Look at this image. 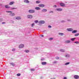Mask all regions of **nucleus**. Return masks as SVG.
Listing matches in <instances>:
<instances>
[{
    "mask_svg": "<svg viewBox=\"0 0 79 79\" xmlns=\"http://www.w3.org/2000/svg\"><path fill=\"white\" fill-rule=\"evenodd\" d=\"M39 24H44V23H45V21H43V20H41V21H40L39 22H38Z\"/></svg>",
    "mask_w": 79,
    "mask_h": 79,
    "instance_id": "1",
    "label": "nucleus"
},
{
    "mask_svg": "<svg viewBox=\"0 0 79 79\" xmlns=\"http://www.w3.org/2000/svg\"><path fill=\"white\" fill-rule=\"evenodd\" d=\"M19 48H23V47H24V45L23 44H21L19 45Z\"/></svg>",
    "mask_w": 79,
    "mask_h": 79,
    "instance_id": "2",
    "label": "nucleus"
},
{
    "mask_svg": "<svg viewBox=\"0 0 79 79\" xmlns=\"http://www.w3.org/2000/svg\"><path fill=\"white\" fill-rule=\"evenodd\" d=\"M39 7H41V8H44L45 6V5L44 4H39Z\"/></svg>",
    "mask_w": 79,
    "mask_h": 79,
    "instance_id": "3",
    "label": "nucleus"
},
{
    "mask_svg": "<svg viewBox=\"0 0 79 79\" xmlns=\"http://www.w3.org/2000/svg\"><path fill=\"white\" fill-rule=\"evenodd\" d=\"M29 13H34V12H35V11H34V10H29Z\"/></svg>",
    "mask_w": 79,
    "mask_h": 79,
    "instance_id": "4",
    "label": "nucleus"
},
{
    "mask_svg": "<svg viewBox=\"0 0 79 79\" xmlns=\"http://www.w3.org/2000/svg\"><path fill=\"white\" fill-rule=\"evenodd\" d=\"M79 76L77 75H75L74 76V79H79Z\"/></svg>",
    "mask_w": 79,
    "mask_h": 79,
    "instance_id": "5",
    "label": "nucleus"
},
{
    "mask_svg": "<svg viewBox=\"0 0 79 79\" xmlns=\"http://www.w3.org/2000/svg\"><path fill=\"white\" fill-rule=\"evenodd\" d=\"M27 18H30V19H31V18H32V15H28L27 16Z\"/></svg>",
    "mask_w": 79,
    "mask_h": 79,
    "instance_id": "6",
    "label": "nucleus"
},
{
    "mask_svg": "<svg viewBox=\"0 0 79 79\" xmlns=\"http://www.w3.org/2000/svg\"><path fill=\"white\" fill-rule=\"evenodd\" d=\"M15 3V2H10V3H9L10 5H13Z\"/></svg>",
    "mask_w": 79,
    "mask_h": 79,
    "instance_id": "7",
    "label": "nucleus"
},
{
    "mask_svg": "<svg viewBox=\"0 0 79 79\" xmlns=\"http://www.w3.org/2000/svg\"><path fill=\"white\" fill-rule=\"evenodd\" d=\"M10 15L11 16H13L15 15V14L14 13H11L10 14Z\"/></svg>",
    "mask_w": 79,
    "mask_h": 79,
    "instance_id": "8",
    "label": "nucleus"
},
{
    "mask_svg": "<svg viewBox=\"0 0 79 79\" xmlns=\"http://www.w3.org/2000/svg\"><path fill=\"white\" fill-rule=\"evenodd\" d=\"M43 65H45V64H47V62H43L41 63Z\"/></svg>",
    "mask_w": 79,
    "mask_h": 79,
    "instance_id": "9",
    "label": "nucleus"
},
{
    "mask_svg": "<svg viewBox=\"0 0 79 79\" xmlns=\"http://www.w3.org/2000/svg\"><path fill=\"white\" fill-rule=\"evenodd\" d=\"M24 2L25 3H29V1L28 0H25L24 1Z\"/></svg>",
    "mask_w": 79,
    "mask_h": 79,
    "instance_id": "10",
    "label": "nucleus"
},
{
    "mask_svg": "<svg viewBox=\"0 0 79 79\" xmlns=\"http://www.w3.org/2000/svg\"><path fill=\"white\" fill-rule=\"evenodd\" d=\"M60 5L61 6H64L65 4L63 3H60Z\"/></svg>",
    "mask_w": 79,
    "mask_h": 79,
    "instance_id": "11",
    "label": "nucleus"
},
{
    "mask_svg": "<svg viewBox=\"0 0 79 79\" xmlns=\"http://www.w3.org/2000/svg\"><path fill=\"white\" fill-rule=\"evenodd\" d=\"M67 30L68 31H73V29L72 28H68Z\"/></svg>",
    "mask_w": 79,
    "mask_h": 79,
    "instance_id": "12",
    "label": "nucleus"
},
{
    "mask_svg": "<svg viewBox=\"0 0 79 79\" xmlns=\"http://www.w3.org/2000/svg\"><path fill=\"white\" fill-rule=\"evenodd\" d=\"M35 10H40V7H36L35 8Z\"/></svg>",
    "mask_w": 79,
    "mask_h": 79,
    "instance_id": "13",
    "label": "nucleus"
},
{
    "mask_svg": "<svg viewBox=\"0 0 79 79\" xmlns=\"http://www.w3.org/2000/svg\"><path fill=\"white\" fill-rule=\"evenodd\" d=\"M71 42V41L69 40H67L65 41V43L66 44H68L69 43H70Z\"/></svg>",
    "mask_w": 79,
    "mask_h": 79,
    "instance_id": "14",
    "label": "nucleus"
},
{
    "mask_svg": "<svg viewBox=\"0 0 79 79\" xmlns=\"http://www.w3.org/2000/svg\"><path fill=\"white\" fill-rule=\"evenodd\" d=\"M47 11V9H43L42 10V12H46V11Z\"/></svg>",
    "mask_w": 79,
    "mask_h": 79,
    "instance_id": "15",
    "label": "nucleus"
},
{
    "mask_svg": "<svg viewBox=\"0 0 79 79\" xmlns=\"http://www.w3.org/2000/svg\"><path fill=\"white\" fill-rule=\"evenodd\" d=\"M21 17H17L16 18V19H21Z\"/></svg>",
    "mask_w": 79,
    "mask_h": 79,
    "instance_id": "16",
    "label": "nucleus"
},
{
    "mask_svg": "<svg viewBox=\"0 0 79 79\" xmlns=\"http://www.w3.org/2000/svg\"><path fill=\"white\" fill-rule=\"evenodd\" d=\"M5 8H9L10 7L8 6V5H6L5 6Z\"/></svg>",
    "mask_w": 79,
    "mask_h": 79,
    "instance_id": "17",
    "label": "nucleus"
},
{
    "mask_svg": "<svg viewBox=\"0 0 79 79\" xmlns=\"http://www.w3.org/2000/svg\"><path fill=\"white\" fill-rule=\"evenodd\" d=\"M56 10H57V11H62V9L61 8L57 9Z\"/></svg>",
    "mask_w": 79,
    "mask_h": 79,
    "instance_id": "18",
    "label": "nucleus"
},
{
    "mask_svg": "<svg viewBox=\"0 0 79 79\" xmlns=\"http://www.w3.org/2000/svg\"><path fill=\"white\" fill-rule=\"evenodd\" d=\"M59 35H61V36H62V35H64V34L63 33H59Z\"/></svg>",
    "mask_w": 79,
    "mask_h": 79,
    "instance_id": "19",
    "label": "nucleus"
},
{
    "mask_svg": "<svg viewBox=\"0 0 79 79\" xmlns=\"http://www.w3.org/2000/svg\"><path fill=\"white\" fill-rule=\"evenodd\" d=\"M72 33H76L77 32V30H74L72 32Z\"/></svg>",
    "mask_w": 79,
    "mask_h": 79,
    "instance_id": "20",
    "label": "nucleus"
},
{
    "mask_svg": "<svg viewBox=\"0 0 79 79\" xmlns=\"http://www.w3.org/2000/svg\"><path fill=\"white\" fill-rule=\"evenodd\" d=\"M10 64H11V65H12V66H15V64L14 63H13L12 62Z\"/></svg>",
    "mask_w": 79,
    "mask_h": 79,
    "instance_id": "21",
    "label": "nucleus"
},
{
    "mask_svg": "<svg viewBox=\"0 0 79 79\" xmlns=\"http://www.w3.org/2000/svg\"><path fill=\"white\" fill-rule=\"evenodd\" d=\"M25 52L26 53H28L29 52V50H26L25 51Z\"/></svg>",
    "mask_w": 79,
    "mask_h": 79,
    "instance_id": "22",
    "label": "nucleus"
},
{
    "mask_svg": "<svg viewBox=\"0 0 79 79\" xmlns=\"http://www.w3.org/2000/svg\"><path fill=\"white\" fill-rule=\"evenodd\" d=\"M17 76H21V74L20 73H18L17 74Z\"/></svg>",
    "mask_w": 79,
    "mask_h": 79,
    "instance_id": "23",
    "label": "nucleus"
},
{
    "mask_svg": "<svg viewBox=\"0 0 79 79\" xmlns=\"http://www.w3.org/2000/svg\"><path fill=\"white\" fill-rule=\"evenodd\" d=\"M31 71H35V69H30Z\"/></svg>",
    "mask_w": 79,
    "mask_h": 79,
    "instance_id": "24",
    "label": "nucleus"
},
{
    "mask_svg": "<svg viewBox=\"0 0 79 79\" xmlns=\"http://www.w3.org/2000/svg\"><path fill=\"white\" fill-rule=\"evenodd\" d=\"M79 35V34L78 33V34H77L75 35V36H78V35Z\"/></svg>",
    "mask_w": 79,
    "mask_h": 79,
    "instance_id": "25",
    "label": "nucleus"
},
{
    "mask_svg": "<svg viewBox=\"0 0 79 79\" xmlns=\"http://www.w3.org/2000/svg\"><path fill=\"white\" fill-rule=\"evenodd\" d=\"M75 40V38H72L71 39V40L72 41H74Z\"/></svg>",
    "mask_w": 79,
    "mask_h": 79,
    "instance_id": "26",
    "label": "nucleus"
},
{
    "mask_svg": "<svg viewBox=\"0 0 79 79\" xmlns=\"http://www.w3.org/2000/svg\"><path fill=\"white\" fill-rule=\"evenodd\" d=\"M70 63L69 62H68L66 63L65 64V65H68V64H69Z\"/></svg>",
    "mask_w": 79,
    "mask_h": 79,
    "instance_id": "27",
    "label": "nucleus"
},
{
    "mask_svg": "<svg viewBox=\"0 0 79 79\" xmlns=\"http://www.w3.org/2000/svg\"><path fill=\"white\" fill-rule=\"evenodd\" d=\"M40 1H36V3H40Z\"/></svg>",
    "mask_w": 79,
    "mask_h": 79,
    "instance_id": "28",
    "label": "nucleus"
},
{
    "mask_svg": "<svg viewBox=\"0 0 79 79\" xmlns=\"http://www.w3.org/2000/svg\"><path fill=\"white\" fill-rule=\"evenodd\" d=\"M38 22H39V21H38V20H35V23H38Z\"/></svg>",
    "mask_w": 79,
    "mask_h": 79,
    "instance_id": "29",
    "label": "nucleus"
},
{
    "mask_svg": "<svg viewBox=\"0 0 79 79\" xmlns=\"http://www.w3.org/2000/svg\"><path fill=\"white\" fill-rule=\"evenodd\" d=\"M6 13H12V12L11 11H6Z\"/></svg>",
    "mask_w": 79,
    "mask_h": 79,
    "instance_id": "30",
    "label": "nucleus"
},
{
    "mask_svg": "<svg viewBox=\"0 0 79 79\" xmlns=\"http://www.w3.org/2000/svg\"><path fill=\"white\" fill-rule=\"evenodd\" d=\"M60 52H64V50L63 49H61L60 50Z\"/></svg>",
    "mask_w": 79,
    "mask_h": 79,
    "instance_id": "31",
    "label": "nucleus"
},
{
    "mask_svg": "<svg viewBox=\"0 0 79 79\" xmlns=\"http://www.w3.org/2000/svg\"><path fill=\"white\" fill-rule=\"evenodd\" d=\"M56 60H58L60 59V57H56Z\"/></svg>",
    "mask_w": 79,
    "mask_h": 79,
    "instance_id": "32",
    "label": "nucleus"
},
{
    "mask_svg": "<svg viewBox=\"0 0 79 79\" xmlns=\"http://www.w3.org/2000/svg\"><path fill=\"white\" fill-rule=\"evenodd\" d=\"M49 40H53V38H50L49 39Z\"/></svg>",
    "mask_w": 79,
    "mask_h": 79,
    "instance_id": "33",
    "label": "nucleus"
},
{
    "mask_svg": "<svg viewBox=\"0 0 79 79\" xmlns=\"http://www.w3.org/2000/svg\"><path fill=\"white\" fill-rule=\"evenodd\" d=\"M3 21V19H0V22H1V21Z\"/></svg>",
    "mask_w": 79,
    "mask_h": 79,
    "instance_id": "34",
    "label": "nucleus"
},
{
    "mask_svg": "<svg viewBox=\"0 0 79 79\" xmlns=\"http://www.w3.org/2000/svg\"><path fill=\"white\" fill-rule=\"evenodd\" d=\"M48 27H49V28H51V27H52V26H48Z\"/></svg>",
    "mask_w": 79,
    "mask_h": 79,
    "instance_id": "35",
    "label": "nucleus"
},
{
    "mask_svg": "<svg viewBox=\"0 0 79 79\" xmlns=\"http://www.w3.org/2000/svg\"><path fill=\"white\" fill-rule=\"evenodd\" d=\"M57 63V61H55L54 62V63Z\"/></svg>",
    "mask_w": 79,
    "mask_h": 79,
    "instance_id": "36",
    "label": "nucleus"
},
{
    "mask_svg": "<svg viewBox=\"0 0 79 79\" xmlns=\"http://www.w3.org/2000/svg\"><path fill=\"white\" fill-rule=\"evenodd\" d=\"M33 26H34V23H33L32 24V27H33Z\"/></svg>",
    "mask_w": 79,
    "mask_h": 79,
    "instance_id": "37",
    "label": "nucleus"
},
{
    "mask_svg": "<svg viewBox=\"0 0 79 79\" xmlns=\"http://www.w3.org/2000/svg\"><path fill=\"white\" fill-rule=\"evenodd\" d=\"M75 43H76V44H79V42H75Z\"/></svg>",
    "mask_w": 79,
    "mask_h": 79,
    "instance_id": "38",
    "label": "nucleus"
},
{
    "mask_svg": "<svg viewBox=\"0 0 79 79\" xmlns=\"http://www.w3.org/2000/svg\"><path fill=\"white\" fill-rule=\"evenodd\" d=\"M64 79H67V77H64Z\"/></svg>",
    "mask_w": 79,
    "mask_h": 79,
    "instance_id": "39",
    "label": "nucleus"
},
{
    "mask_svg": "<svg viewBox=\"0 0 79 79\" xmlns=\"http://www.w3.org/2000/svg\"><path fill=\"white\" fill-rule=\"evenodd\" d=\"M16 8H12L11 9L12 10H14V9H16Z\"/></svg>",
    "mask_w": 79,
    "mask_h": 79,
    "instance_id": "40",
    "label": "nucleus"
},
{
    "mask_svg": "<svg viewBox=\"0 0 79 79\" xmlns=\"http://www.w3.org/2000/svg\"><path fill=\"white\" fill-rule=\"evenodd\" d=\"M50 13H53V11H51L49 12Z\"/></svg>",
    "mask_w": 79,
    "mask_h": 79,
    "instance_id": "41",
    "label": "nucleus"
},
{
    "mask_svg": "<svg viewBox=\"0 0 79 79\" xmlns=\"http://www.w3.org/2000/svg\"><path fill=\"white\" fill-rule=\"evenodd\" d=\"M12 51H15V49H13Z\"/></svg>",
    "mask_w": 79,
    "mask_h": 79,
    "instance_id": "42",
    "label": "nucleus"
},
{
    "mask_svg": "<svg viewBox=\"0 0 79 79\" xmlns=\"http://www.w3.org/2000/svg\"><path fill=\"white\" fill-rule=\"evenodd\" d=\"M2 24H5V22H2Z\"/></svg>",
    "mask_w": 79,
    "mask_h": 79,
    "instance_id": "43",
    "label": "nucleus"
},
{
    "mask_svg": "<svg viewBox=\"0 0 79 79\" xmlns=\"http://www.w3.org/2000/svg\"><path fill=\"white\" fill-rule=\"evenodd\" d=\"M54 6H55V7H56V5H55Z\"/></svg>",
    "mask_w": 79,
    "mask_h": 79,
    "instance_id": "44",
    "label": "nucleus"
},
{
    "mask_svg": "<svg viewBox=\"0 0 79 79\" xmlns=\"http://www.w3.org/2000/svg\"><path fill=\"white\" fill-rule=\"evenodd\" d=\"M41 36V37H44V35H42Z\"/></svg>",
    "mask_w": 79,
    "mask_h": 79,
    "instance_id": "45",
    "label": "nucleus"
},
{
    "mask_svg": "<svg viewBox=\"0 0 79 79\" xmlns=\"http://www.w3.org/2000/svg\"><path fill=\"white\" fill-rule=\"evenodd\" d=\"M62 22H64V21H62Z\"/></svg>",
    "mask_w": 79,
    "mask_h": 79,
    "instance_id": "46",
    "label": "nucleus"
},
{
    "mask_svg": "<svg viewBox=\"0 0 79 79\" xmlns=\"http://www.w3.org/2000/svg\"><path fill=\"white\" fill-rule=\"evenodd\" d=\"M68 56L67 55H66V56H65V57H66V56Z\"/></svg>",
    "mask_w": 79,
    "mask_h": 79,
    "instance_id": "47",
    "label": "nucleus"
}]
</instances>
